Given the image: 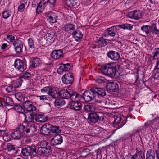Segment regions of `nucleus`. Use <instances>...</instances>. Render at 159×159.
Returning a JSON list of instances; mask_svg holds the SVG:
<instances>
[{
  "label": "nucleus",
  "mask_w": 159,
  "mask_h": 159,
  "mask_svg": "<svg viewBox=\"0 0 159 159\" xmlns=\"http://www.w3.org/2000/svg\"><path fill=\"white\" fill-rule=\"evenodd\" d=\"M39 146L37 151L35 145L27 146L22 149L21 154L23 156H30L31 158L36 157L38 154L41 156H48L51 154V147L48 142L42 141Z\"/></svg>",
  "instance_id": "f257e3e1"
},
{
  "label": "nucleus",
  "mask_w": 159,
  "mask_h": 159,
  "mask_svg": "<svg viewBox=\"0 0 159 159\" xmlns=\"http://www.w3.org/2000/svg\"><path fill=\"white\" fill-rule=\"evenodd\" d=\"M36 129L35 125L29 124L22 123L18 127L16 130L14 131L11 133L12 137L15 139H18L24 134L29 136L30 134L33 133Z\"/></svg>",
  "instance_id": "f03ea898"
},
{
  "label": "nucleus",
  "mask_w": 159,
  "mask_h": 159,
  "mask_svg": "<svg viewBox=\"0 0 159 159\" xmlns=\"http://www.w3.org/2000/svg\"><path fill=\"white\" fill-rule=\"evenodd\" d=\"M60 94L62 98L65 99L70 98L72 102L80 101L81 98V95L69 89L61 90Z\"/></svg>",
  "instance_id": "7ed1b4c3"
},
{
  "label": "nucleus",
  "mask_w": 159,
  "mask_h": 159,
  "mask_svg": "<svg viewBox=\"0 0 159 159\" xmlns=\"http://www.w3.org/2000/svg\"><path fill=\"white\" fill-rule=\"evenodd\" d=\"M102 72L104 75L111 77L115 76L117 72L116 66L115 64H106L101 66Z\"/></svg>",
  "instance_id": "20e7f679"
},
{
  "label": "nucleus",
  "mask_w": 159,
  "mask_h": 159,
  "mask_svg": "<svg viewBox=\"0 0 159 159\" xmlns=\"http://www.w3.org/2000/svg\"><path fill=\"white\" fill-rule=\"evenodd\" d=\"M141 30L147 35L150 34L151 32L155 35H159V30L155 23L152 24L151 25H143L141 27Z\"/></svg>",
  "instance_id": "39448f33"
},
{
  "label": "nucleus",
  "mask_w": 159,
  "mask_h": 159,
  "mask_svg": "<svg viewBox=\"0 0 159 159\" xmlns=\"http://www.w3.org/2000/svg\"><path fill=\"white\" fill-rule=\"evenodd\" d=\"M102 115V114L99 113H89L88 114V119L90 122L95 123L103 120L104 118Z\"/></svg>",
  "instance_id": "423d86ee"
},
{
  "label": "nucleus",
  "mask_w": 159,
  "mask_h": 159,
  "mask_svg": "<svg viewBox=\"0 0 159 159\" xmlns=\"http://www.w3.org/2000/svg\"><path fill=\"white\" fill-rule=\"evenodd\" d=\"M13 45L16 54L20 55L22 53L23 50L25 47L23 42L21 40L16 39L13 42Z\"/></svg>",
  "instance_id": "0eeeda50"
},
{
  "label": "nucleus",
  "mask_w": 159,
  "mask_h": 159,
  "mask_svg": "<svg viewBox=\"0 0 159 159\" xmlns=\"http://www.w3.org/2000/svg\"><path fill=\"white\" fill-rule=\"evenodd\" d=\"M33 102L30 100L25 101L23 103L24 109L26 111L33 113L36 112L37 108L33 105Z\"/></svg>",
  "instance_id": "6e6552de"
},
{
  "label": "nucleus",
  "mask_w": 159,
  "mask_h": 159,
  "mask_svg": "<svg viewBox=\"0 0 159 159\" xmlns=\"http://www.w3.org/2000/svg\"><path fill=\"white\" fill-rule=\"evenodd\" d=\"M93 89L85 91L81 95V98L86 102H89L95 97Z\"/></svg>",
  "instance_id": "1a4fd4ad"
},
{
  "label": "nucleus",
  "mask_w": 159,
  "mask_h": 159,
  "mask_svg": "<svg viewBox=\"0 0 159 159\" xmlns=\"http://www.w3.org/2000/svg\"><path fill=\"white\" fill-rule=\"evenodd\" d=\"M14 66L15 68L21 72H23L26 69L24 62L20 59H17L15 60L14 62Z\"/></svg>",
  "instance_id": "9d476101"
},
{
  "label": "nucleus",
  "mask_w": 159,
  "mask_h": 159,
  "mask_svg": "<svg viewBox=\"0 0 159 159\" xmlns=\"http://www.w3.org/2000/svg\"><path fill=\"white\" fill-rule=\"evenodd\" d=\"M141 11L139 10H135L128 13V17L129 18L138 20L141 16Z\"/></svg>",
  "instance_id": "9b49d317"
},
{
  "label": "nucleus",
  "mask_w": 159,
  "mask_h": 159,
  "mask_svg": "<svg viewBox=\"0 0 159 159\" xmlns=\"http://www.w3.org/2000/svg\"><path fill=\"white\" fill-rule=\"evenodd\" d=\"M106 89L110 92H116L119 90L118 85L114 82L109 83L107 84Z\"/></svg>",
  "instance_id": "f8f14e48"
},
{
  "label": "nucleus",
  "mask_w": 159,
  "mask_h": 159,
  "mask_svg": "<svg viewBox=\"0 0 159 159\" xmlns=\"http://www.w3.org/2000/svg\"><path fill=\"white\" fill-rule=\"evenodd\" d=\"M107 56L108 58L114 61H118L120 58L119 53L114 51H110L108 52Z\"/></svg>",
  "instance_id": "ddd939ff"
},
{
  "label": "nucleus",
  "mask_w": 159,
  "mask_h": 159,
  "mask_svg": "<svg viewBox=\"0 0 159 159\" xmlns=\"http://www.w3.org/2000/svg\"><path fill=\"white\" fill-rule=\"evenodd\" d=\"M63 82L66 84H70L74 81V77L72 75L70 74H66L62 78Z\"/></svg>",
  "instance_id": "4468645a"
},
{
  "label": "nucleus",
  "mask_w": 159,
  "mask_h": 159,
  "mask_svg": "<svg viewBox=\"0 0 159 159\" xmlns=\"http://www.w3.org/2000/svg\"><path fill=\"white\" fill-rule=\"evenodd\" d=\"M114 118L113 124L115 125H118V129L122 127L125 124V122L123 121L121 122V121H122L123 119L120 116H115Z\"/></svg>",
  "instance_id": "2eb2a0df"
},
{
  "label": "nucleus",
  "mask_w": 159,
  "mask_h": 159,
  "mask_svg": "<svg viewBox=\"0 0 159 159\" xmlns=\"http://www.w3.org/2000/svg\"><path fill=\"white\" fill-rule=\"evenodd\" d=\"M51 141L53 145H59L62 143L63 137L60 134H57L51 139Z\"/></svg>",
  "instance_id": "dca6fc26"
},
{
  "label": "nucleus",
  "mask_w": 159,
  "mask_h": 159,
  "mask_svg": "<svg viewBox=\"0 0 159 159\" xmlns=\"http://www.w3.org/2000/svg\"><path fill=\"white\" fill-rule=\"evenodd\" d=\"M51 57L55 60L58 59L63 57V52L62 50H55L53 51L50 54Z\"/></svg>",
  "instance_id": "f3484780"
},
{
  "label": "nucleus",
  "mask_w": 159,
  "mask_h": 159,
  "mask_svg": "<svg viewBox=\"0 0 159 159\" xmlns=\"http://www.w3.org/2000/svg\"><path fill=\"white\" fill-rule=\"evenodd\" d=\"M52 125L49 124L44 125L41 127V133L44 135H49L51 133L50 129Z\"/></svg>",
  "instance_id": "a211bd4d"
},
{
  "label": "nucleus",
  "mask_w": 159,
  "mask_h": 159,
  "mask_svg": "<svg viewBox=\"0 0 159 159\" xmlns=\"http://www.w3.org/2000/svg\"><path fill=\"white\" fill-rule=\"evenodd\" d=\"M70 68V66L69 63L66 64L61 63L57 69V72L59 74H61L63 72L68 71Z\"/></svg>",
  "instance_id": "6ab92c4d"
},
{
  "label": "nucleus",
  "mask_w": 159,
  "mask_h": 159,
  "mask_svg": "<svg viewBox=\"0 0 159 159\" xmlns=\"http://www.w3.org/2000/svg\"><path fill=\"white\" fill-rule=\"evenodd\" d=\"M95 96L96 95H98L99 97H103L106 95V93L105 89L99 87H95L93 88Z\"/></svg>",
  "instance_id": "aec40b11"
},
{
  "label": "nucleus",
  "mask_w": 159,
  "mask_h": 159,
  "mask_svg": "<svg viewBox=\"0 0 159 159\" xmlns=\"http://www.w3.org/2000/svg\"><path fill=\"white\" fill-rule=\"evenodd\" d=\"M46 6V2L44 0H41L38 4L36 9L37 14H39L42 12Z\"/></svg>",
  "instance_id": "412c9836"
},
{
  "label": "nucleus",
  "mask_w": 159,
  "mask_h": 159,
  "mask_svg": "<svg viewBox=\"0 0 159 159\" xmlns=\"http://www.w3.org/2000/svg\"><path fill=\"white\" fill-rule=\"evenodd\" d=\"M60 91L58 92L57 90V89L55 87H51L49 92L48 93V94L53 98H58L59 96H61L60 94Z\"/></svg>",
  "instance_id": "4be33fe9"
},
{
  "label": "nucleus",
  "mask_w": 159,
  "mask_h": 159,
  "mask_svg": "<svg viewBox=\"0 0 159 159\" xmlns=\"http://www.w3.org/2000/svg\"><path fill=\"white\" fill-rule=\"evenodd\" d=\"M117 27H118V25L113 26L108 28L107 30V36L111 37L115 36L116 34Z\"/></svg>",
  "instance_id": "5701e85b"
},
{
  "label": "nucleus",
  "mask_w": 159,
  "mask_h": 159,
  "mask_svg": "<svg viewBox=\"0 0 159 159\" xmlns=\"http://www.w3.org/2000/svg\"><path fill=\"white\" fill-rule=\"evenodd\" d=\"M95 42L98 48L105 46L107 44L106 40L102 37L98 38Z\"/></svg>",
  "instance_id": "b1692460"
},
{
  "label": "nucleus",
  "mask_w": 159,
  "mask_h": 159,
  "mask_svg": "<svg viewBox=\"0 0 159 159\" xmlns=\"http://www.w3.org/2000/svg\"><path fill=\"white\" fill-rule=\"evenodd\" d=\"M47 17L48 20L50 23H52L56 22L58 18V16L56 14L51 12H48Z\"/></svg>",
  "instance_id": "393cba45"
},
{
  "label": "nucleus",
  "mask_w": 159,
  "mask_h": 159,
  "mask_svg": "<svg viewBox=\"0 0 159 159\" xmlns=\"http://www.w3.org/2000/svg\"><path fill=\"white\" fill-rule=\"evenodd\" d=\"M35 120L39 122H43L47 120V119L45 118L42 114H36L34 116Z\"/></svg>",
  "instance_id": "a878e982"
},
{
  "label": "nucleus",
  "mask_w": 159,
  "mask_h": 159,
  "mask_svg": "<svg viewBox=\"0 0 159 159\" xmlns=\"http://www.w3.org/2000/svg\"><path fill=\"white\" fill-rule=\"evenodd\" d=\"M71 105L72 109L75 111H79L82 107V104L80 101L72 102Z\"/></svg>",
  "instance_id": "bb28decb"
},
{
  "label": "nucleus",
  "mask_w": 159,
  "mask_h": 159,
  "mask_svg": "<svg viewBox=\"0 0 159 159\" xmlns=\"http://www.w3.org/2000/svg\"><path fill=\"white\" fill-rule=\"evenodd\" d=\"M72 35L77 41H78L81 39L83 37V34L79 30L74 31Z\"/></svg>",
  "instance_id": "cd10ccee"
},
{
  "label": "nucleus",
  "mask_w": 159,
  "mask_h": 159,
  "mask_svg": "<svg viewBox=\"0 0 159 159\" xmlns=\"http://www.w3.org/2000/svg\"><path fill=\"white\" fill-rule=\"evenodd\" d=\"M65 30L68 33H70L71 31L74 30L75 26L73 24L67 23L64 26Z\"/></svg>",
  "instance_id": "c85d7f7f"
},
{
  "label": "nucleus",
  "mask_w": 159,
  "mask_h": 159,
  "mask_svg": "<svg viewBox=\"0 0 159 159\" xmlns=\"http://www.w3.org/2000/svg\"><path fill=\"white\" fill-rule=\"evenodd\" d=\"M25 119L26 120V122H24L22 123H25L27 124H33L34 125H35V126L36 127V129L34 132L36 131L37 126L35 124L32 122V121L33 120V119H34V116H33L32 114H31L28 117H25Z\"/></svg>",
  "instance_id": "c756f323"
},
{
  "label": "nucleus",
  "mask_w": 159,
  "mask_h": 159,
  "mask_svg": "<svg viewBox=\"0 0 159 159\" xmlns=\"http://www.w3.org/2000/svg\"><path fill=\"white\" fill-rule=\"evenodd\" d=\"M4 102L5 106H13L14 102L12 98L9 97H5L4 98Z\"/></svg>",
  "instance_id": "7c9ffc66"
},
{
  "label": "nucleus",
  "mask_w": 159,
  "mask_h": 159,
  "mask_svg": "<svg viewBox=\"0 0 159 159\" xmlns=\"http://www.w3.org/2000/svg\"><path fill=\"white\" fill-rule=\"evenodd\" d=\"M96 109L95 106L93 104L86 105L84 107V109L87 111H94Z\"/></svg>",
  "instance_id": "2f4dec72"
},
{
  "label": "nucleus",
  "mask_w": 159,
  "mask_h": 159,
  "mask_svg": "<svg viewBox=\"0 0 159 159\" xmlns=\"http://www.w3.org/2000/svg\"><path fill=\"white\" fill-rule=\"evenodd\" d=\"M64 98H60L59 99H56L54 102V104L56 106H62L64 105L66 103Z\"/></svg>",
  "instance_id": "473e14b6"
},
{
  "label": "nucleus",
  "mask_w": 159,
  "mask_h": 159,
  "mask_svg": "<svg viewBox=\"0 0 159 159\" xmlns=\"http://www.w3.org/2000/svg\"><path fill=\"white\" fill-rule=\"evenodd\" d=\"M5 89L7 92L8 93H14L16 92V89L12 84L6 86Z\"/></svg>",
  "instance_id": "72a5a7b5"
},
{
  "label": "nucleus",
  "mask_w": 159,
  "mask_h": 159,
  "mask_svg": "<svg viewBox=\"0 0 159 159\" xmlns=\"http://www.w3.org/2000/svg\"><path fill=\"white\" fill-rule=\"evenodd\" d=\"M96 83L100 85H103L107 82V80L102 77H100L96 80Z\"/></svg>",
  "instance_id": "f704fd0d"
},
{
  "label": "nucleus",
  "mask_w": 159,
  "mask_h": 159,
  "mask_svg": "<svg viewBox=\"0 0 159 159\" xmlns=\"http://www.w3.org/2000/svg\"><path fill=\"white\" fill-rule=\"evenodd\" d=\"M118 27L124 29L131 30L133 28V25L130 24L125 23L118 25Z\"/></svg>",
  "instance_id": "c9c22d12"
},
{
  "label": "nucleus",
  "mask_w": 159,
  "mask_h": 159,
  "mask_svg": "<svg viewBox=\"0 0 159 159\" xmlns=\"http://www.w3.org/2000/svg\"><path fill=\"white\" fill-rule=\"evenodd\" d=\"M21 80L20 78L17 79L13 81V84H12L15 88V89L20 87L22 83Z\"/></svg>",
  "instance_id": "e433bc0d"
},
{
  "label": "nucleus",
  "mask_w": 159,
  "mask_h": 159,
  "mask_svg": "<svg viewBox=\"0 0 159 159\" xmlns=\"http://www.w3.org/2000/svg\"><path fill=\"white\" fill-rule=\"evenodd\" d=\"M51 127V132L52 133H60L61 132V130L58 126L52 125V127Z\"/></svg>",
  "instance_id": "4c0bfd02"
},
{
  "label": "nucleus",
  "mask_w": 159,
  "mask_h": 159,
  "mask_svg": "<svg viewBox=\"0 0 159 159\" xmlns=\"http://www.w3.org/2000/svg\"><path fill=\"white\" fill-rule=\"evenodd\" d=\"M41 63V61L39 58H35L33 59L32 65L33 67L35 68L39 66Z\"/></svg>",
  "instance_id": "58836bf2"
},
{
  "label": "nucleus",
  "mask_w": 159,
  "mask_h": 159,
  "mask_svg": "<svg viewBox=\"0 0 159 159\" xmlns=\"http://www.w3.org/2000/svg\"><path fill=\"white\" fill-rule=\"evenodd\" d=\"M146 157L155 158V154L154 151L152 149L148 150L147 152Z\"/></svg>",
  "instance_id": "ea45409f"
},
{
  "label": "nucleus",
  "mask_w": 159,
  "mask_h": 159,
  "mask_svg": "<svg viewBox=\"0 0 159 159\" xmlns=\"http://www.w3.org/2000/svg\"><path fill=\"white\" fill-rule=\"evenodd\" d=\"M7 149L8 152H11L13 151H15L14 152L17 153V151L15 150V147L14 145H13L10 143L7 144Z\"/></svg>",
  "instance_id": "a19ab883"
},
{
  "label": "nucleus",
  "mask_w": 159,
  "mask_h": 159,
  "mask_svg": "<svg viewBox=\"0 0 159 159\" xmlns=\"http://www.w3.org/2000/svg\"><path fill=\"white\" fill-rule=\"evenodd\" d=\"M159 119V116H158L156 117L154 119H153L152 120H149V123H150L151 127L155 128V125L158 124V122L157 121Z\"/></svg>",
  "instance_id": "79ce46f5"
},
{
  "label": "nucleus",
  "mask_w": 159,
  "mask_h": 159,
  "mask_svg": "<svg viewBox=\"0 0 159 159\" xmlns=\"http://www.w3.org/2000/svg\"><path fill=\"white\" fill-rule=\"evenodd\" d=\"M18 112H22L23 108L19 104H15L12 108Z\"/></svg>",
  "instance_id": "37998d69"
},
{
  "label": "nucleus",
  "mask_w": 159,
  "mask_h": 159,
  "mask_svg": "<svg viewBox=\"0 0 159 159\" xmlns=\"http://www.w3.org/2000/svg\"><path fill=\"white\" fill-rule=\"evenodd\" d=\"M30 76L31 75L29 73H26L22 75L20 77V79L22 81L24 80L28 79Z\"/></svg>",
  "instance_id": "c03bdc74"
},
{
  "label": "nucleus",
  "mask_w": 159,
  "mask_h": 159,
  "mask_svg": "<svg viewBox=\"0 0 159 159\" xmlns=\"http://www.w3.org/2000/svg\"><path fill=\"white\" fill-rule=\"evenodd\" d=\"M11 12L9 11H5L3 13V16L4 18L6 19L11 15Z\"/></svg>",
  "instance_id": "a18cd8bd"
},
{
  "label": "nucleus",
  "mask_w": 159,
  "mask_h": 159,
  "mask_svg": "<svg viewBox=\"0 0 159 159\" xmlns=\"http://www.w3.org/2000/svg\"><path fill=\"white\" fill-rule=\"evenodd\" d=\"M138 159H145L144 153L141 150L138 151Z\"/></svg>",
  "instance_id": "49530a36"
},
{
  "label": "nucleus",
  "mask_w": 159,
  "mask_h": 159,
  "mask_svg": "<svg viewBox=\"0 0 159 159\" xmlns=\"http://www.w3.org/2000/svg\"><path fill=\"white\" fill-rule=\"evenodd\" d=\"M90 152V150L88 148H84L83 151L82 152V154L84 155V157H86V156L88 155Z\"/></svg>",
  "instance_id": "de8ad7c7"
},
{
  "label": "nucleus",
  "mask_w": 159,
  "mask_h": 159,
  "mask_svg": "<svg viewBox=\"0 0 159 159\" xmlns=\"http://www.w3.org/2000/svg\"><path fill=\"white\" fill-rule=\"evenodd\" d=\"M28 44L31 49H33L34 47V42L33 39H30L28 40Z\"/></svg>",
  "instance_id": "09e8293b"
},
{
  "label": "nucleus",
  "mask_w": 159,
  "mask_h": 159,
  "mask_svg": "<svg viewBox=\"0 0 159 159\" xmlns=\"http://www.w3.org/2000/svg\"><path fill=\"white\" fill-rule=\"evenodd\" d=\"M66 3L67 5L70 7L73 6L75 4L73 0H66Z\"/></svg>",
  "instance_id": "8fccbe9b"
},
{
  "label": "nucleus",
  "mask_w": 159,
  "mask_h": 159,
  "mask_svg": "<svg viewBox=\"0 0 159 159\" xmlns=\"http://www.w3.org/2000/svg\"><path fill=\"white\" fill-rule=\"evenodd\" d=\"M47 39L50 40L52 39L55 36V33L53 32H51L50 33H47L46 34Z\"/></svg>",
  "instance_id": "3c124183"
},
{
  "label": "nucleus",
  "mask_w": 159,
  "mask_h": 159,
  "mask_svg": "<svg viewBox=\"0 0 159 159\" xmlns=\"http://www.w3.org/2000/svg\"><path fill=\"white\" fill-rule=\"evenodd\" d=\"M51 88V87L50 86L44 87L41 89V91L42 93L48 92V93L49 92Z\"/></svg>",
  "instance_id": "603ef678"
},
{
  "label": "nucleus",
  "mask_w": 159,
  "mask_h": 159,
  "mask_svg": "<svg viewBox=\"0 0 159 159\" xmlns=\"http://www.w3.org/2000/svg\"><path fill=\"white\" fill-rule=\"evenodd\" d=\"M3 139L6 141H9L11 140V138L9 134L7 133H5L3 137Z\"/></svg>",
  "instance_id": "864d4df0"
},
{
  "label": "nucleus",
  "mask_w": 159,
  "mask_h": 159,
  "mask_svg": "<svg viewBox=\"0 0 159 159\" xmlns=\"http://www.w3.org/2000/svg\"><path fill=\"white\" fill-rule=\"evenodd\" d=\"M25 7V4L22 3L18 6V10L20 11L23 12L24 10Z\"/></svg>",
  "instance_id": "5fc2aeb1"
},
{
  "label": "nucleus",
  "mask_w": 159,
  "mask_h": 159,
  "mask_svg": "<svg viewBox=\"0 0 159 159\" xmlns=\"http://www.w3.org/2000/svg\"><path fill=\"white\" fill-rule=\"evenodd\" d=\"M7 39L10 42H12L15 40V37L12 35H8L7 36Z\"/></svg>",
  "instance_id": "6e6d98bb"
},
{
  "label": "nucleus",
  "mask_w": 159,
  "mask_h": 159,
  "mask_svg": "<svg viewBox=\"0 0 159 159\" xmlns=\"http://www.w3.org/2000/svg\"><path fill=\"white\" fill-rule=\"evenodd\" d=\"M15 96L17 100L19 101L21 100L22 98V94L21 93H18L15 94Z\"/></svg>",
  "instance_id": "4d7b16f0"
},
{
  "label": "nucleus",
  "mask_w": 159,
  "mask_h": 159,
  "mask_svg": "<svg viewBox=\"0 0 159 159\" xmlns=\"http://www.w3.org/2000/svg\"><path fill=\"white\" fill-rule=\"evenodd\" d=\"M57 0H48L46 2L47 3H49L52 4L53 7H54L55 5L56 2Z\"/></svg>",
  "instance_id": "13d9d810"
},
{
  "label": "nucleus",
  "mask_w": 159,
  "mask_h": 159,
  "mask_svg": "<svg viewBox=\"0 0 159 159\" xmlns=\"http://www.w3.org/2000/svg\"><path fill=\"white\" fill-rule=\"evenodd\" d=\"M37 97L39 98L40 100L43 101H44L45 100H47V97L46 95L38 96Z\"/></svg>",
  "instance_id": "bf43d9fd"
},
{
  "label": "nucleus",
  "mask_w": 159,
  "mask_h": 159,
  "mask_svg": "<svg viewBox=\"0 0 159 159\" xmlns=\"http://www.w3.org/2000/svg\"><path fill=\"white\" fill-rule=\"evenodd\" d=\"M138 150L137 149H136V153L132 155V157H131V159H136L138 157Z\"/></svg>",
  "instance_id": "052dcab7"
},
{
  "label": "nucleus",
  "mask_w": 159,
  "mask_h": 159,
  "mask_svg": "<svg viewBox=\"0 0 159 159\" xmlns=\"http://www.w3.org/2000/svg\"><path fill=\"white\" fill-rule=\"evenodd\" d=\"M106 100V99L103 97L101 100H97L96 102L99 103H105L107 102Z\"/></svg>",
  "instance_id": "680f3d73"
},
{
  "label": "nucleus",
  "mask_w": 159,
  "mask_h": 159,
  "mask_svg": "<svg viewBox=\"0 0 159 159\" xmlns=\"http://www.w3.org/2000/svg\"><path fill=\"white\" fill-rule=\"evenodd\" d=\"M156 159H159V147L155 150Z\"/></svg>",
  "instance_id": "e2e57ef3"
},
{
  "label": "nucleus",
  "mask_w": 159,
  "mask_h": 159,
  "mask_svg": "<svg viewBox=\"0 0 159 159\" xmlns=\"http://www.w3.org/2000/svg\"><path fill=\"white\" fill-rule=\"evenodd\" d=\"M134 3V0H127L125 2V4L127 5L130 4Z\"/></svg>",
  "instance_id": "0e129e2a"
},
{
  "label": "nucleus",
  "mask_w": 159,
  "mask_h": 159,
  "mask_svg": "<svg viewBox=\"0 0 159 159\" xmlns=\"http://www.w3.org/2000/svg\"><path fill=\"white\" fill-rule=\"evenodd\" d=\"M7 47V45L6 43H4L1 46V48L2 50H3Z\"/></svg>",
  "instance_id": "69168bd1"
},
{
  "label": "nucleus",
  "mask_w": 159,
  "mask_h": 159,
  "mask_svg": "<svg viewBox=\"0 0 159 159\" xmlns=\"http://www.w3.org/2000/svg\"><path fill=\"white\" fill-rule=\"evenodd\" d=\"M6 130H0V136H2L3 137V135L5 134Z\"/></svg>",
  "instance_id": "338daca9"
},
{
  "label": "nucleus",
  "mask_w": 159,
  "mask_h": 159,
  "mask_svg": "<svg viewBox=\"0 0 159 159\" xmlns=\"http://www.w3.org/2000/svg\"><path fill=\"white\" fill-rule=\"evenodd\" d=\"M155 68L156 69H159V59L157 60V65L155 66Z\"/></svg>",
  "instance_id": "774afa93"
}]
</instances>
